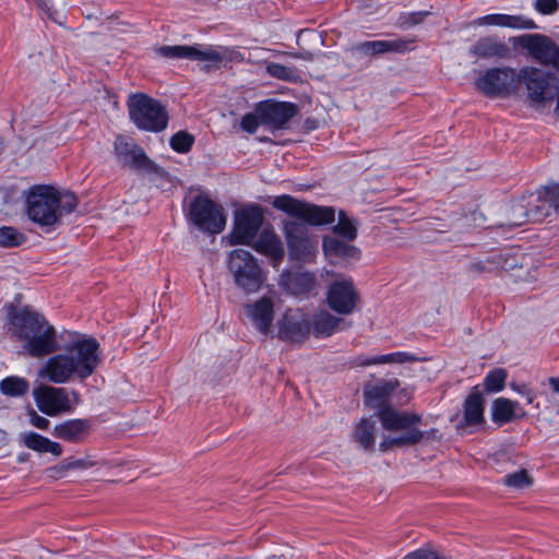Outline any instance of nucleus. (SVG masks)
<instances>
[{
	"instance_id": "nucleus-1",
	"label": "nucleus",
	"mask_w": 559,
	"mask_h": 559,
	"mask_svg": "<svg viewBox=\"0 0 559 559\" xmlns=\"http://www.w3.org/2000/svg\"><path fill=\"white\" fill-rule=\"evenodd\" d=\"M272 205L294 218L283 221V234L290 258L301 262L312 261L318 252V241L308 226L333 223L334 209L311 204L288 194L275 197Z\"/></svg>"
},
{
	"instance_id": "nucleus-2",
	"label": "nucleus",
	"mask_w": 559,
	"mask_h": 559,
	"mask_svg": "<svg viewBox=\"0 0 559 559\" xmlns=\"http://www.w3.org/2000/svg\"><path fill=\"white\" fill-rule=\"evenodd\" d=\"M100 364L99 343L96 338L78 335L64 352L48 358L40 368L43 379L57 384H63L73 378L85 380L94 373Z\"/></svg>"
},
{
	"instance_id": "nucleus-3",
	"label": "nucleus",
	"mask_w": 559,
	"mask_h": 559,
	"mask_svg": "<svg viewBox=\"0 0 559 559\" xmlns=\"http://www.w3.org/2000/svg\"><path fill=\"white\" fill-rule=\"evenodd\" d=\"M78 205L76 197L52 186L36 185L29 188L25 200L27 217L49 233L61 224L64 214L72 213Z\"/></svg>"
},
{
	"instance_id": "nucleus-4",
	"label": "nucleus",
	"mask_w": 559,
	"mask_h": 559,
	"mask_svg": "<svg viewBox=\"0 0 559 559\" xmlns=\"http://www.w3.org/2000/svg\"><path fill=\"white\" fill-rule=\"evenodd\" d=\"M158 52L169 59L202 62L206 72L222 67L226 68L230 62L243 59L240 52L233 48L205 44L162 46Z\"/></svg>"
},
{
	"instance_id": "nucleus-5",
	"label": "nucleus",
	"mask_w": 559,
	"mask_h": 559,
	"mask_svg": "<svg viewBox=\"0 0 559 559\" xmlns=\"http://www.w3.org/2000/svg\"><path fill=\"white\" fill-rule=\"evenodd\" d=\"M16 319L21 335L26 340L25 348L31 356L41 357L57 349L56 330L41 314L24 310Z\"/></svg>"
},
{
	"instance_id": "nucleus-6",
	"label": "nucleus",
	"mask_w": 559,
	"mask_h": 559,
	"mask_svg": "<svg viewBox=\"0 0 559 559\" xmlns=\"http://www.w3.org/2000/svg\"><path fill=\"white\" fill-rule=\"evenodd\" d=\"M558 79L539 68L525 66L519 69L518 96L524 92L531 105L552 102L557 96Z\"/></svg>"
},
{
	"instance_id": "nucleus-7",
	"label": "nucleus",
	"mask_w": 559,
	"mask_h": 559,
	"mask_svg": "<svg viewBox=\"0 0 559 559\" xmlns=\"http://www.w3.org/2000/svg\"><path fill=\"white\" fill-rule=\"evenodd\" d=\"M227 267L236 286L246 294L259 292L266 280L258 260L245 249H235L228 253Z\"/></svg>"
},
{
	"instance_id": "nucleus-8",
	"label": "nucleus",
	"mask_w": 559,
	"mask_h": 559,
	"mask_svg": "<svg viewBox=\"0 0 559 559\" xmlns=\"http://www.w3.org/2000/svg\"><path fill=\"white\" fill-rule=\"evenodd\" d=\"M187 217L199 230L210 234H221L227 223L223 205L212 200L207 194L201 193L189 204Z\"/></svg>"
},
{
	"instance_id": "nucleus-9",
	"label": "nucleus",
	"mask_w": 559,
	"mask_h": 559,
	"mask_svg": "<svg viewBox=\"0 0 559 559\" xmlns=\"http://www.w3.org/2000/svg\"><path fill=\"white\" fill-rule=\"evenodd\" d=\"M129 115L134 124L145 131L159 132L166 129L168 114L159 102L145 94H133L128 100Z\"/></svg>"
},
{
	"instance_id": "nucleus-10",
	"label": "nucleus",
	"mask_w": 559,
	"mask_h": 559,
	"mask_svg": "<svg viewBox=\"0 0 559 559\" xmlns=\"http://www.w3.org/2000/svg\"><path fill=\"white\" fill-rule=\"evenodd\" d=\"M519 70L512 67H493L476 80V88L487 97L510 98L518 96Z\"/></svg>"
},
{
	"instance_id": "nucleus-11",
	"label": "nucleus",
	"mask_w": 559,
	"mask_h": 559,
	"mask_svg": "<svg viewBox=\"0 0 559 559\" xmlns=\"http://www.w3.org/2000/svg\"><path fill=\"white\" fill-rule=\"evenodd\" d=\"M263 210L258 204H249L237 210L233 229L228 235L229 245H251L263 224Z\"/></svg>"
},
{
	"instance_id": "nucleus-12",
	"label": "nucleus",
	"mask_w": 559,
	"mask_h": 559,
	"mask_svg": "<svg viewBox=\"0 0 559 559\" xmlns=\"http://www.w3.org/2000/svg\"><path fill=\"white\" fill-rule=\"evenodd\" d=\"M514 46L528 52L539 64L551 67L559 71V47L547 36L542 34H524L510 38Z\"/></svg>"
},
{
	"instance_id": "nucleus-13",
	"label": "nucleus",
	"mask_w": 559,
	"mask_h": 559,
	"mask_svg": "<svg viewBox=\"0 0 559 559\" xmlns=\"http://www.w3.org/2000/svg\"><path fill=\"white\" fill-rule=\"evenodd\" d=\"M359 301V293L352 278H342L330 284L326 292V304L338 314H350Z\"/></svg>"
},
{
	"instance_id": "nucleus-14",
	"label": "nucleus",
	"mask_w": 559,
	"mask_h": 559,
	"mask_svg": "<svg viewBox=\"0 0 559 559\" xmlns=\"http://www.w3.org/2000/svg\"><path fill=\"white\" fill-rule=\"evenodd\" d=\"M114 153L122 167L139 171H151L154 163L147 157L142 147L123 135H118L114 142Z\"/></svg>"
},
{
	"instance_id": "nucleus-15",
	"label": "nucleus",
	"mask_w": 559,
	"mask_h": 559,
	"mask_svg": "<svg viewBox=\"0 0 559 559\" xmlns=\"http://www.w3.org/2000/svg\"><path fill=\"white\" fill-rule=\"evenodd\" d=\"M255 111L263 126L281 130L297 114V106L293 103L265 100L255 106Z\"/></svg>"
},
{
	"instance_id": "nucleus-16",
	"label": "nucleus",
	"mask_w": 559,
	"mask_h": 559,
	"mask_svg": "<svg viewBox=\"0 0 559 559\" xmlns=\"http://www.w3.org/2000/svg\"><path fill=\"white\" fill-rule=\"evenodd\" d=\"M38 408L46 415L55 416L71 409L67 389L45 385L34 392Z\"/></svg>"
},
{
	"instance_id": "nucleus-17",
	"label": "nucleus",
	"mask_w": 559,
	"mask_h": 559,
	"mask_svg": "<svg viewBox=\"0 0 559 559\" xmlns=\"http://www.w3.org/2000/svg\"><path fill=\"white\" fill-rule=\"evenodd\" d=\"M310 334V321L300 310L287 311L278 322V337L296 343L304 342Z\"/></svg>"
},
{
	"instance_id": "nucleus-18",
	"label": "nucleus",
	"mask_w": 559,
	"mask_h": 559,
	"mask_svg": "<svg viewBox=\"0 0 559 559\" xmlns=\"http://www.w3.org/2000/svg\"><path fill=\"white\" fill-rule=\"evenodd\" d=\"M382 427L388 431L419 430L415 425L421 421V417L415 413L400 412L391 406H382L378 412Z\"/></svg>"
},
{
	"instance_id": "nucleus-19",
	"label": "nucleus",
	"mask_w": 559,
	"mask_h": 559,
	"mask_svg": "<svg viewBox=\"0 0 559 559\" xmlns=\"http://www.w3.org/2000/svg\"><path fill=\"white\" fill-rule=\"evenodd\" d=\"M469 55L478 59H510L511 48L497 36L477 39L469 48Z\"/></svg>"
},
{
	"instance_id": "nucleus-20",
	"label": "nucleus",
	"mask_w": 559,
	"mask_h": 559,
	"mask_svg": "<svg viewBox=\"0 0 559 559\" xmlns=\"http://www.w3.org/2000/svg\"><path fill=\"white\" fill-rule=\"evenodd\" d=\"M475 26H499L513 29H535V22L524 15H510L502 13L487 14L473 21Z\"/></svg>"
},
{
	"instance_id": "nucleus-21",
	"label": "nucleus",
	"mask_w": 559,
	"mask_h": 559,
	"mask_svg": "<svg viewBox=\"0 0 559 559\" xmlns=\"http://www.w3.org/2000/svg\"><path fill=\"white\" fill-rule=\"evenodd\" d=\"M245 309L253 325L261 333L266 334L274 317V304L271 298L262 297L255 302L247 305Z\"/></svg>"
},
{
	"instance_id": "nucleus-22",
	"label": "nucleus",
	"mask_w": 559,
	"mask_h": 559,
	"mask_svg": "<svg viewBox=\"0 0 559 559\" xmlns=\"http://www.w3.org/2000/svg\"><path fill=\"white\" fill-rule=\"evenodd\" d=\"M280 286L292 295L309 294L316 286V275L311 272H287L281 275Z\"/></svg>"
},
{
	"instance_id": "nucleus-23",
	"label": "nucleus",
	"mask_w": 559,
	"mask_h": 559,
	"mask_svg": "<svg viewBox=\"0 0 559 559\" xmlns=\"http://www.w3.org/2000/svg\"><path fill=\"white\" fill-rule=\"evenodd\" d=\"M91 430L88 419H68L53 427L52 436L72 443L82 442Z\"/></svg>"
},
{
	"instance_id": "nucleus-24",
	"label": "nucleus",
	"mask_w": 559,
	"mask_h": 559,
	"mask_svg": "<svg viewBox=\"0 0 559 559\" xmlns=\"http://www.w3.org/2000/svg\"><path fill=\"white\" fill-rule=\"evenodd\" d=\"M413 40L402 38L389 40L364 41L356 46V50L365 55H382L386 52L403 53L412 49Z\"/></svg>"
},
{
	"instance_id": "nucleus-25",
	"label": "nucleus",
	"mask_w": 559,
	"mask_h": 559,
	"mask_svg": "<svg viewBox=\"0 0 559 559\" xmlns=\"http://www.w3.org/2000/svg\"><path fill=\"white\" fill-rule=\"evenodd\" d=\"M322 248L325 257L332 262L338 260L345 262L357 261L360 258V250L357 247L335 237H324Z\"/></svg>"
},
{
	"instance_id": "nucleus-26",
	"label": "nucleus",
	"mask_w": 559,
	"mask_h": 559,
	"mask_svg": "<svg viewBox=\"0 0 559 559\" xmlns=\"http://www.w3.org/2000/svg\"><path fill=\"white\" fill-rule=\"evenodd\" d=\"M253 248L259 253L270 258L274 265L280 263L284 258L283 242L273 230H262L254 241Z\"/></svg>"
},
{
	"instance_id": "nucleus-27",
	"label": "nucleus",
	"mask_w": 559,
	"mask_h": 559,
	"mask_svg": "<svg viewBox=\"0 0 559 559\" xmlns=\"http://www.w3.org/2000/svg\"><path fill=\"white\" fill-rule=\"evenodd\" d=\"M523 414L516 401H511L507 397H498L492 402L491 419L499 426L511 423L515 417L522 416Z\"/></svg>"
},
{
	"instance_id": "nucleus-28",
	"label": "nucleus",
	"mask_w": 559,
	"mask_h": 559,
	"mask_svg": "<svg viewBox=\"0 0 559 559\" xmlns=\"http://www.w3.org/2000/svg\"><path fill=\"white\" fill-rule=\"evenodd\" d=\"M539 204L531 210V215L534 219H540L548 216L549 209H552L559 215V185H550L544 188L543 192L538 194Z\"/></svg>"
},
{
	"instance_id": "nucleus-29",
	"label": "nucleus",
	"mask_w": 559,
	"mask_h": 559,
	"mask_svg": "<svg viewBox=\"0 0 559 559\" xmlns=\"http://www.w3.org/2000/svg\"><path fill=\"white\" fill-rule=\"evenodd\" d=\"M518 262L514 257L509 252H496L492 253L484 261L475 262L471 265V270L474 272H492L496 270H510L514 269Z\"/></svg>"
},
{
	"instance_id": "nucleus-30",
	"label": "nucleus",
	"mask_w": 559,
	"mask_h": 559,
	"mask_svg": "<svg viewBox=\"0 0 559 559\" xmlns=\"http://www.w3.org/2000/svg\"><path fill=\"white\" fill-rule=\"evenodd\" d=\"M341 323H343V319L322 310L313 314L310 328L312 326L314 336L329 337L337 331Z\"/></svg>"
},
{
	"instance_id": "nucleus-31",
	"label": "nucleus",
	"mask_w": 559,
	"mask_h": 559,
	"mask_svg": "<svg viewBox=\"0 0 559 559\" xmlns=\"http://www.w3.org/2000/svg\"><path fill=\"white\" fill-rule=\"evenodd\" d=\"M21 438L23 444L35 452L51 453L55 456L62 454V447L58 442L51 441L37 432L28 431L21 435Z\"/></svg>"
},
{
	"instance_id": "nucleus-32",
	"label": "nucleus",
	"mask_w": 559,
	"mask_h": 559,
	"mask_svg": "<svg viewBox=\"0 0 559 559\" xmlns=\"http://www.w3.org/2000/svg\"><path fill=\"white\" fill-rule=\"evenodd\" d=\"M484 405L483 395L475 391L472 392L464 402V421L467 426L480 425L484 423Z\"/></svg>"
},
{
	"instance_id": "nucleus-33",
	"label": "nucleus",
	"mask_w": 559,
	"mask_h": 559,
	"mask_svg": "<svg viewBox=\"0 0 559 559\" xmlns=\"http://www.w3.org/2000/svg\"><path fill=\"white\" fill-rule=\"evenodd\" d=\"M425 437L421 430H411L395 437H385L379 444L381 452H388L394 448L412 447L419 443Z\"/></svg>"
},
{
	"instance_id": "nucleus-34",
	"label": "nucleus",
	"mask_w": 559,
	"mask_h": 559,
	"mask_svg": "<svg viewBox=\"0 0 559 559\" xmlns=\"http://www.w3.org/2000/svg\"><path fill=\"white\" fill-rule=\"evenodd\" d=\"M376 424L368 418H361L355 426L353 432L354 441L365 451H371L374 448Z\"/></svg>"
},
{
	"instance_id": "nucleus-35",
	"label": "nucleus",
	"mask_w": 559,
	"mask_h": 559,
	"mask_svg": "<svg viewBox=\"0 0 559 559\" xmlns=\"http://www.w3.org/2000/svg\"><path fill=\"white\" fill-rule=\"evenodd\" d=\"M399 380L393 379L384 381L365 390V397L368 403H377L378 406L384 404L388 396L399 388Z\"/></svg>"
},
{
	"instance_id": "nucleus-36",
	"label": "nucleus",
	"mask_w": 559,
	"mask_h": 559,
	"mask_svg": "<svg viewBox=\"0 0 559 559\" xmlns=\"http://www.w3.org/2000/svg\"><path fill=\"white\" fill-rule=\"evenodd\" d=\"M28 382L24 378L11 376L0 382V391L8 396H22L28 391Z\"/></svg>"
},
{
	"instance_id": "nucleus-37",
	"label": "nucleus",
	"mask_w": 559,
	"mask_h": 559,
	"mask_svg": "<svg viewBox=\"0 0 559 559\" xmlns=\"http://www.w3.org/2000/svg\"><path fill=\"white\" fill-rule=\"evenodd\" d=\"M507 376V371L502 368L489 371L484 379L485 390L491 393L502 391L506 385Z\"/></svg>"
},
{
	"instance_id": "nucleus-38",
	"label": "nucleus",
	"mask_w": 559,
	"mask_h": 559,
	"mask_svg": "<svg viewBox=\"0 0 559 559\" xmlns=\"http://www.w3.org/2000/svg\"><path fill=\"white\" fill-rule=\"evenodd\" d=\"M333 231L347 241H353L357 237L356 226L343 211L338 213V223L333 227Z\"/></svg>"
},
{
	"instance_id": "nucleus-39",
	"label": "nucleus",
	"mask_w": 559,
	"mask_h": 559,
	"mask_svg": "<svg viewBox=\"0 0 559 559\" xmlns=\"http://www.w3.org/2000/svg\"><path fill=\"white\" fill-rule=\"evenodd\" d=\"M502 483L514 489H522L532 485V478L525 469H520L503 476Z\"/></svg>"
},
{
	"instance_id": "nucleus-40",
	"label": "nucleus",
	"mask_w": 559,
	"mask_h": 559,
	"mask_svg": "<svg viewBox=\"0 0 559 559\" xmlns=\"http://www.w3.org/2000/svg\"><path fill=\"white\" fill-rule=\"evenodd\" d=\"M24 241V236L13 227L0 228V246L12 248L17 247Z\"/></svg>"
},
{
	"instance_id": "nucleus-41",
	"label": "nucleus",
	"mask_w": 559,
	"mask_h": 559,
	"mask_svg": "<svg viewBox=\"0 0 559 559\" xmlns=\"http://www.w3.org/2000/svg\"><path fill=\"white\" fill-rule=\"evenodd\" d=\"M193 142L194 138L185 131L177 132L169 141L171 148L178 153H187L190 151Z\"/></svg>"
},
{
	"instance_id": "nucleus-42",
	"label": "nucleus",
	"mask_w": 559,
	"mask_h": 559,
	"mask_svg": "<svg viewBox=\"0 0 559 559\" xmlns=\"http://www.w3.org/2000/svg\"><path fill=\"white\" fill-rule=\"evenodd\" d=\"M417 358L407 353V352H395L390 353L385 355H381V359L379 361H382L383 364H405L409 361H415Z\"/></svg>"
},
{
	"instance_id": "nucleus-43",
	"label": "nucleus",
	"mask_w": 559,
	"mask_h": 559,
	"mask_svg": "<svg viewBox=\"0 0 559 559\" xmlns=\"http://www.w3.org/2000/svg\"><path fill=\"white\" fill-rule=\"evenodd\" d=\"M260 124L262 123L255 110L254 112L246 114L240 121L241 129L251 134L258 130Z\"/></svg>"
},
{
	"instance_id": "nucleus-44",
	"label": "nucleus",
	"mask_w": 559,
	"mask_h": 559,
	"mask_svg": "<svg viewBox=\"0 0 559 559\" xmlns=\"http://www.w3.org/2000/svg\"><path fill=\"white\" fill-rule=\"evenodd\" d=\"M534 8L537 12L544 15L554 14L559 9L558 0H536Z\"/></svg>"
},
{
	"instance_id": "nucleus-45",
	"label": "nucleus",
	"mask_w": 559,
	"mask_h": 559,
	"mask_svg": "<svg viewBox=\"0 0 559 559\" xmlns=\"http://www.w3.org/2000/svg\"><path fill=\"white\" fill-rule=\"evenodd\" d=\"M402 559H448L445 556L439 555L429 548H420L409 552Z\"/></svg>"
},
{
	"instance_id": "nucleus-46",
	"label": "nucleus",
	"mask_w": 559,
	"mask_h": 559,
	"mask_svg": "<svg viewBox=\"0 0 559 559\" xmlns=\"http://www.w3.org/2000/svg\"><path fill=\"white\" fill-rule=\"evenodd\" d=\"M267 71L272 76L284 79L289 70L285 66L272 63L267 67Z\"/></svg>"
},
{
	"instance_id": "nucleus-47",
	"label": "nucleus",
	"mask_w": 559,
	"mask_h": 559,
	"mask_svg": "<svg viewBox=\"0 0 559 559\" xmlns=\"http://www.w3.org/2000/svg\"><path fill=\"white\" fill-rule=\"evenodd\" d=\"M90 465L85 460L82 459H68L63 462L62 468L74 469V468H87Z\"/></svg>"
},
{
	"instance_id": "nucleus-48",
	"label": "nucleus",
	"mask_w": 559,
	"mask_h": 559,
	"mask_svg": "<svg viewBox=\"0 0 559 559\" xmlns=\"http://www.w3.org/2000/svg\"><path fill=\"white\" fill-rule=\"evenodd\" d=\"M381 359V355L378 356H359L356 358L355 362L357 366L366 367L371 365H382V361H379Z\"/></svg>"
},
{
	"instance_id": "nucleus-49",
	"label": "nucleus",
	"mask_w": 559,
	"mask_h": 559,
	"mask_svg": "<svg viewBox=\"0 0 559 559\" xmlns=\"http://www.w3.org/2000/svg\"><path fill=\"white\" fill-rule=\"evenodd\" d=\"M31 423L33 426L41 430L48 429L50 425V421L46 417H43L35 412L31 414Z\"/></svg>"
},
{
	"instance_id": "nucleus-50",
	"label": "nucleus",
	"mask_w": 559,
	"mask_h": 559,
	"mask_svg": "<svg viewBox=\"0 0 559 559\" xmlns=\"http://www.w3.org/2000/svg\"><path fill=\"white\" fill-rule=\"evenodd\" d=\"M427 15V12H413L409 13L407 20L404 22L408 25H415L423 21L424 16Z\"/></svg>"
},
{
	"instance_id": "nucleus-51",
	"label": "nucleus",
	"mask_w": 559,
	"mask_h": 559,
	"mask_svg": "<svg viewBox=\"0 0 559 559\" xmlns=\"http://www.w3.org/2000/svg\"><path fill=\"white\" fill-rule=\"evenodd\" d=\"M549 384L555 392L559 393V378H549Z\"/></svg>"
},
{
	"instance_id": "nucleus-52",
	"label": "nucleus",
	"mask_w": 559,
	"mask_h": 559,
	"mask_svg": "<svg viewBox=\"0 0 559 559\" xmlns=\"http://www.w3.org/2000/svg\"><path fill=\"white\" fill-rule=\"evenodd\" d=\"M513 390L516 391L518 393L522 394V395H525L528 390L526 389V386H515V385H512Z\"/></svg>"
},
{
	"instance_id": "nucleus-53",
	"label": "nucleus",
	"mask_w": 559,
	"mask_h": 559,
	"mask_svg": "<svg viewBox=\"0 0 559 559\" xmlns=\"http://www.w3.org/2000/svg\"><path fill=\"white\" fill-rule=\"evenodd\" d=\"M524 396L526 397L528 404H532L534 402L535 395L532 394L530 391Z\"/></svg>"
}]
</instances>
